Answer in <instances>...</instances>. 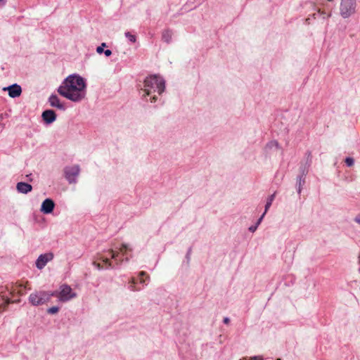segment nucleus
Segmentation results:
<instances>
[{
	"mask_svg": "<svg viewBox=\"0 0 360 360\" xmlns=\"http://www.w3.org/2000/svg\"><path fill=\"white\" fill-rule=\"evenodd\" d=\"M84 79L78 75H69L58 88V94L73 102H80L86 95Z\"/></svg>",
	"mask_w": 360,
	"mask_h": 360,
	"instance_id": "f257e3e1",
	"label": "nucleus"
},
{
	"mask_svg": "<svg viewBox=\"0 0 360 360\" xmlns=\"http://www.w3.org/2000/svg\"><path fill=\"white\" fill-rule=\"evenodd\" d=\"M165 89V80L160 76L150 75L144 79L140 93L142 98L148 96L149 101L154 103L157 101L158 96L164 92Z\"/></svg>",
	"mask_w": 360,
	"mask_h": 360,
	"instance_id": "f03ea898",
	"label": "nucleus"
},
{
	"mask_svg": "<svg viewBox=\"0 0 360 360\" xmlns=\"http://www.w3.org/2000/svg\"><path fill=\"white\" fill-rule=\"evenodd\" d=\"M53 297L51 292L35 291L29 296V302L33 306L44 304L51 300Z\"/></svg>",
	"mask_w": 360,
	"mask_h": 360,
	"instance_id": "7ed1b4c3",
	"label": "nucleus"
},
{
	"mask_svg": "<svg viewBox=\"0 0 360 360\" xmlns=\"http://www.w3.org/2000/svg\"><path fill=\"white\" fill-rule=\"evenodd\" d=\"M51 292L53 297H58V300L63 302H68L77 297V293L73 292L71 287L67 284L60 285L58 291Z\"/></svg>",
	"mask_w": 360,
	"mask_h": 360,
	"instance_id": "20e7f679",
	"label": "nucleus"
},
{
	"mask_svg": "<svg viewBox=\"0 0 360 360\" xmlns=\"http://www.w3.org/2000/svg\"><path fill=\"white\" fill-rule=\"evenodd\" d=\"M356 0H342L340 4V14L346 18L354 13Z\"/></svg>",
	"mask_w": 360,
	"mask_h": 360,
	"instance_id": "39448f33",
	"label": "nucleus"
},
{
	"mask_svg": "<svg viewBox=\"0 0 360 360\" xmlns=\"http://www.w3.org/2000/svg\"><path fill=\"white\" fill-rule=\"evenodd\" d=\"M79 167L78 165L67 167L65 168V176L70 184L76 182V179L79 174Z\"/></svg>",
	"mask_w": 360,
	"mask_h": 360,
	"instance_id": "423d86ee",
	"label": "nucleus"
},
{
	"mask_svg": "<svg viewBox=\"0 0 360 360\" xmlns=\"http://www.w3.org/2000/svg\"><path fill=\"white\" fill-rule=\"evenodd\" d=\"M264 153L266 156H274L281 153V149L277 141H271L264 147Z\"/></svg>",
	"mask_w": 360,
	"mask_h": 360,
	"instance_id": "0eeeda50",
	"label": "nucleus"
},
{
	"mask_svg": "<svg viewBox=\"0 0 360 360\" xmlns=\"http://www.w3.org/2000/svg\"><path fill=\"white\" fill-rule=\"evenodd\" d=\"M53 258V255L51 252L45 253L39 255L36 261V266L39 269H43L46 264L51 261Z\"/></svg>",
	"mask_w": 360,
	"mask_h": 360,
	"instance_id": "6e6552de",
	"label": "nucleus"
},
{
	"mask_svg": "<svg viewBox=\"0 0 360 360\" xmlns=\"http://www.w3.org/2000/svg\"><path fill=\"white\" fill-rule=\"evenodd\" d=\"M4 91H7L8 95L11 98H16L20 96L22 93V89L20 85L17 84H12L9 86L3 88Z\"/></svg>",
	"mask_w": 360,
	"mask_h": 360,
	"instance_id": "1a4fd4ad",
	"label": "nucleus"
},
{
	"mask_svg": "<svg viewBox=\"0 0 360 360\" xmlns=\"http://www.w3.org/2000/svg\"><path fill=\"white\" fill-rule=\"evenodd\" d=\"M55 204L51 199L47 198L43 201L41 207V212L44 214H49L53 212Z\"/></svg>",
	"mask_w": 360,
	"mask_h": 360,
	"instance_id": "9d476101",
	"label": "nucleus"
},
{
	"mask_svg": "<svg viewBox=\"0 0 360 360\" xmlns=\"http://www.w3.org/2000/svg\"><path fill=\"white\" fill-rule=\"evenodd\" d=\"M41 116H42L43 120L46 124H51V123L53 122L56 119V115L55 112L52 110H46L44 111Z\"/></svg>",
	"mask_w": 360,
	"mask_h": 360,
	"instance_id": "9b49d317",
	"label": "nucleus"
},
{
	"mask_svg": "<svg viewBox=\"0 0 360 360\" xmlns=\"http://www.w3.org/2000/svg\"><path fill=\"white\" fill-rule=\"evenodd\" d=\"M49 103L51 106L57 108L58 109L64 110L65 109V106L64 104L60 103V99L56 95H51L49 98Z\"/></svg>",
	"mask_w": 360,
	"mask_h": 360,
	"instance_id": "f8f14e48",
	"label": "nucleus"
},
{
	"mask_svg": "<svg viewBox=\"0 0 360 360\" xmlns=\"http://www.w3.org/2000/svg\"><path fill=\"white\" fill-rule=\"evenodd\" d=\"M16 189L19 193L27 194L32 190V186L25 182H19L16 185Z\"/></svg>",
	"mask_w": 360,
	"mask_h": 360,
	"instance_id": "ddd939ff",
	"label": "nucleus"
},
{
	"mask_svg": "<svg viewBox=\"0 0 360 360\" xmlns=\"http://www.w3.org/2000/svg\"><path fill=\"white\" fill-rule=\"evenodd\" d=\"M26 288V286L22 283H15V285H12L11 288L10 293L12 295H21L24 294V290Z\"/></svg>",
	"mask_w": 360,
	"mask_h": 360,
	"instance_id": "4468645a",
	"label": "nucleus"
},
{
	"mask_svg": "<svg viewBox=\"0 0 360 360\" xmlns=\"http://www.w3.org/2000/svg\"><path fill=\"white\" fill-rule=\"evenodd\" d=\"M108 252L110 254V255H111V258H112V259H114L116 261V264H117V265L121 264V263L124 261V259L120 260H120H117V257H118L119 253H118L117 252L114 251L112 249H110V250H108ZM124 261H126V262H129V258H128V257H126V258L124 259Z\"/></svg>",
	"mask_w": 360,
	"mask_h": 360,
	"instance_id": "2eb2a0df",
	"label": "nucleus"
},
{
	"mask_svg": "<svg viewBox=\"0 0 360 360\" xmlns=\"http://www.w3.org/2000/svg\"><path fill=\"white\" fill-rule=\"evenodd\" d=\"M97 259L99 260H101L103 262H104L106 264V268H112L113 266L112 264V262L110 261V259L108 257H105L102 256L100 254H98Z\"/></svg>",
	"mask_w": 360,
	"mask_h": 360,
	"instance_id": "dca6fc26",
	"label": "nucleus"
},
{
	"mask_svg": "<svg viewBox=\"0 0 360 360\" xmlns=\"http://www.w3.org/2000/svg\"><path fill=\"white\" fill-rule=\"evenodd\" d=\"M275 198V193L271 195L268 199H267V201H266V203L265 205V210H264V214H266L268 211V210L269 209V207H271V204H272V202L274 201Z\"/></svg>",
	"mask_w": 360,
	"mask_h": 360,
	"instance_id": "f3484780",
	"label": "nucleus"
},
{
	"mask_svg": "<svg viewBox=\"0 0 360 360\" xmlns=\"http://www.w3.org/2000/svg\"><path fill=\"white\" fill-rule=\"evenodd\" d=\"M172 37V33L169 30H166L162 33V39L166 42H169Z\"/></svg>",
	"mask_w": 360,
	"mask_h": 360,
	"instance_id": "a211bd4d",
	"label": "nucleus"
},
{
	"mask_svg": "<svg viewBox=\"0 0 360 360\" xmlns=\"http://www.w3.org/2000/svg\"><path fill=\"white\" fill-rule=\"evenodd\" d=\"M131 250L132 249L129 248V246L127 244L125 243L122 244V246L120 248V250L122 252L123 255H125L127 250L131 251Z\"/></svg>",
	"mask_w": 360,
	"mask_h": 360,
	"instance_id": "6ab92c4d",
	"label": "nucleus"
},
{
	"mask_svg": "<svg viewBox=\"0 0 360 360\" xmlns=\"http://www.w3.org/2000/svg\"><path fill=\"white\" fill-rule=\"evenodd\" d=\"M59 311V308L58 307H52L47 309V312L50 314H54L58 313Z\"/></svg>",
	"mask_w": 360,
	"mask_h": 360,
	"instance_id": "aec40b11",
	"label": "nucleus"
},
{
	"mask_svg": "<svg viewBox=\"0 0 360 360\" xmlns=\"http://www.w3.org/2000/svg\"><path fill=\"white\" fill-rule=\"evenodd\" d=\"M125 36L131 42H135L136 41V36L131 34L130 32H126L125 33Z\"/></svg>",
	"mask_w": 360,
	"mask_h": 360,
	"instance_id": "412c9836",
	"label": "nucleus"
},
{
	"mask_svg": "<svg viewBox=\"0 0 360 360\" xmlns=\"http://www.w3.org/2000/svg\"><path fill=\"white\" fill-rule=\"evenodd\" d=\"M354 159L352 158L348 157L345 159V163L348 167H352L354 165Z\"/></svg>",
	"mask_w": 360,
	"mask_h": 360,
	"instance_id": "4be33fe9",
	"label": "nucleus"
},
{
	"mask_svg": "<svg viewBox=\"0 0 360 360\" xmlns=\"http://www.w3.org/2000/svg\"><path fill=\"white\" fill-rule=\"evenodd\" d=\"M105 46H106V44L102 43L101 46L97 47L96 52L99 54L102 53L104 51L103 48Z\"/></svg>",
	"mask_w": 360,
	"mask_h": 360,
	"instance_id": "5701e85b",
	"label": "nucleus"
},
{
	"mask_svg": "<svg viewBox=\"0 0 360 360\" xmlns=\"http://www.w3.org/2000/svg\"><path fill=\"white\" fill-rule=\"evenodd\" d=\"M93 265L98 269V270H101L103 269V266L101 265L100 263H98L96 262H93Z\"/></svg>",
	"mask_w": 360,
	"mask_h": 360,
	"instance_id": "b1692460",
	"label": "nucleus"
},
{
	"mask_svg": "<svg viewBox=\"0 0 360 360\" xmlns=\"http://www.w3.org/2000/svg\"><path fill=\"white\" fill-rule=\"evenodd\" d=\"M298 181H299L298 193H300L302 184V182L304 183V180L302 179V177H300Z\"/></svg>",
	"mask_w": 360,
	"mask_h": 360,
	"instance_id": "393cba45",
	"label": "nucleus"
},
{
	"mask_svg": "<svg viewBox=\"0 0 360 360\" xmlns=\"http://www.w3.org/2000/svg\"><path fill=\"white\" fill-rule=\"evenodd\" d=\"M265 214H264V213H263V214L260 217V218L257 220V224H256L255 225H257V226H258V225H259V224L261 223V221H262V219H263V218H264V215H265Z\"/></svg>",
	"mask_w": 360,
	"mask_h": 360,
	"instance_id": "a878e982",
	"label": "nucleus"
},
{
	"mask_svg": "<svg viewBox=\"0 0 360 360\" xmlns=\"http://www.w3.org/2000/svg\"><path fill=\"white\" fill-rule=\"evenodd\" d=\"M257 229V225H255V226H252L249 228V230L251 231V232H255L256 231V229Z\"/></svg>",
	"mask_w": 360,
	"mask_h": 360,
	"instance_id": "bb28decb",
	"label": "nucleus"
},
{
	"mask_svg": "<svg viewBox=\"0 0 360 360\" xmlns=\"http://www.w3.org/2000/svg\"><path fill=\"white\" fill-rule=\"evenodd\" d=\"M103 52L106 56H110L112 54V51L109 49H107Z\"/></svg>",
	"mask_w": 360,
	"mask_h": 360,
	"instance_id": "cd10ccee",
	"label": "nucleus"
},
{
	"mask_svg": "<svg viewBox=\"0 0 360 360\" xmlns=\"http://www.w3.org/2000/svg\"><path fill=\"white\" fill-rule=\"evenodd\" d=\"M354 221L356 222L358 224L360 225V214L357 215Z\"/></svg>",
	"mask_w": 360,
	"mask_h": 360,
	"instance_id": "c85d7f7f",
	"label": "nucleus"
},
{
	"mask_svg": "<svg viewBox=\"0 0 360 360\" xmlns=\"http://www.w3.org/2000/svg\"><path fill=\"white\" fill-rule=\"evenodd\" d=\"M19 302V300H12V301H11V299H9V298H6V304H8V303H10V302Z\"/></svg>",
	"mask_w": 360,
	"mask_h": 360,
	"instance_id": "c756f323",
	"label": "nucleus"
},
{
	"mask_svg": "<svg viewBox=\"0 0 360 360\" xmlns=\"http://www.w3.org/2000/svg\"><path fill=\"white\" fill-rule=\"evenodd\" d=\"M357 259H358V264L359 265V268L358 269V271L360 274V252L358 255Z\"/></svg>",
	"mask_w": 360,
	"mask_h": 360,
	"instance_id": "7c9ffc66",
	"label": "nucleus"
},
{
	"mask_svg": "<svg viewBox=\"0 0 360 360\" xmlns=\"http://www.w3.org/2000/svg\"><path fill=\"white\" fill-rule=\"evenodd\" d=\"M129 288H130V290H131V291H136V289L135 288V285H134V284H132V283H131V285H130Z\"/></svg>",
	"mask_w": 360,
	"mask_h": 360,
	"instance_id": "2f4dec72",
	"label": "nucleus"
},
{
	"mask_svg": "<svg viewBox=\"0 0 360 360\" xmlns=\"http://www.w3.org/2000/svg\"><path fill=\"white\" fill-rule=\"evenodd\" d=\"M224 323L228 324L229 323V319L226 317L224 319Z\"/></svg>",
	"mask_w": 360,
	"mask_h": 360,
	"instance_id": "473e14b6",
	"label": "nucleus"
},
{
	"mask_svg": "<svg viewBox=\"0 0 360 360\" xmlns=\"http://www.w3.org/2000/svg\"><path fill=\"white\" fill-rule=\"evenodd\" d=\"M146 272H144V271H141V272L139 273V277H141V278H142L143 276H146Z\"/></svg>",
	"mask_w": 360,
	"mask_h": 360,
	"instance_id": "72a5a7b5",
	"label": "nucleus"
},
{
	"mask_svg": "<svg viewBox=\"0 0 360 360\" xmlns=\"http://www.w3.org/2000/svg\"><path fill=\"white\" fill-rule=\"evenodd\" d=\"M131 283L132 284H135V279H134V278H131Z\"/></svg>",
	"mask_w": 360,
	"mask_h": 360,
	"instance_id": "f704fd0d",
	"label": "nucleus"
},
{
	"mask_svg": "<svg viewBox=\"0 0 360 360\" xmlns=\"http://www.w3.org/2000/svg\"><path fill=\"white\" fill-rule=\"evenodd\" d=\"M140 282L143 283L145 281L143 279V278L140 277Z\"/></svg>",
	"mask_w": 360,
	"mask_h": 360,
	"instance_id": "c9c22d12",
	"label": "nucleus"
},
{
	"mask_svg": "<svg viewBox=\"0 0 360 360\" xmlns=\"http://www.w3.org/2000/svg\"><path fill=\"white\" fill-rule=\"evenodd\" d=\"M2 0H0V1H1Z\"/></svg>",
	"mask_w": 360,
	"mask_h": 360,
	"instance_id": "e433bc0d",
	"label": "nucleus"
}]
</instances>
